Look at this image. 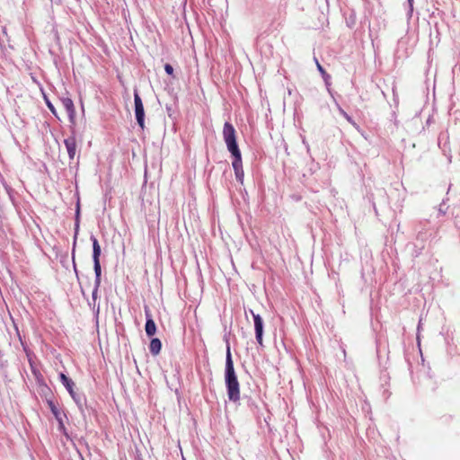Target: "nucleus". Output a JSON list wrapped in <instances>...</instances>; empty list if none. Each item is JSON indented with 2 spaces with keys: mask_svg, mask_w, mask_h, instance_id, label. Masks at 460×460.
Returning a JSON list of instances; mask_svg holds the SVG:
<instances>
[{
  "mask_svg": "<svg viewBox=\"0 0 460 460\" xmlns=\"http://www.w3.org/2000/svg\"><path fill=\"white\" fill-rule=\"evenodd\" d=\"M225 382L229 401L238 402L240 400V385L234 371L229 345L226 347Z\"/></svg>",
  "mask_w": 460,
  "mask_h": 460,
  "instance_id": "1",
  "label": "nucleus"
},
{
  "mask_svg": "<svg viewBox=\"0 0 460 460\" xmlns=\"http://www.w3.org/2000/svg\"><path fill=\"white\" fill-rule=\"evenodd\" d=\"M223 137L227 150L231 153V155L241 153L236 142L235 129L234 126L228 121L225 122L224 124Z\"/></svg>",
  "mask_w": 460,
  "mask_h": 460,
  "instance_id": "2",
  "label": "nucleus"
},
{
  "mask_svg": "<svg viewBox=\"0 0 460 460\" xmlns=\"http://www.w3.org/2000/svg\"><path fill=\"white\" fill-rule=\"evenodd\" d=\"M250 313L253 318L256 341L260 346H263V319L259 314H255L252 309H250Z\"/></svg>",
  "mask_w": 460,
  "mask_h": 460,
  "instance_id": "3",
  "label": "nucleus"
},
{
  "mask_svg": "<svg viewBox=\"0 0 460 460\" xmlns=\"http://www.w3.org/2000/svg\"><path fill=\"white\" fill-rule=\"evenodd\" d=\"M135 116L138 126L145 128V111L142 99L137 91L134 92Z\"/></svg>",
  "mask_w": 460,
  "mask_h": 460,
  "instance_id": "4",
  "label": "nucleus"
},
{
  "mask_svg": "<svg viewBox=\"0 0 460 460\" xmlns=\"http://www.w3.org/2000/svg\"><path fill=\"white\" fill-rule=\"evenodd\" d=\"M232 156L234 158L232 162V166L234 171L235 179L238 182L243 184L244 179V172L243 169L242 155L241 153H238L232 155Z\"/></svg>",
  "mask_w": 460,
  "mask_h": 460,
  "instance_id": "5",
  "label": "nucleus"
},
{
  "mask_svg": "<svg viewBox=\"0 0 460 460\" xmlns=\"http://www.w3.org/2000/svg\"><path fill=\"white\" fill-rule=\"evenodd\" d=\"M60 102H61L64 109L67 112L69 121L72 124H75V109L74 102H73L72 99L69 97H62V98H60Z\"/></svg>",
  "mask_w": 460,
  "mask_h": 460,
  "instance_id": "6",
  "label": "nucleus"
},
{
  "mask_svg": "<svg viewBox=\"0 0 460 460\" xmlns=\"http://www.w3.org/2000/svg\"><path fill=\"white\" fill-rule=\"evenodd\" d=\"M93 270L95 273V279H94V288L93 290V300L95 303V300L97 299L98 296V290L101 286V276H102V267L100 261H93Z\"/></svg>",
  "mask_w": 460,
  "mask_h": 460,
  "instance_id": "7",
  "label": "nucleus"
},
{
  "mask_svg": "<svg viewBox=\"0 0 460 460\" xmlns=\"http://www.w3.org/2000/svg\"><path fill=\"white\" fill-rule=\"evenodd\" d=\"M64 145L66 146L69 159L73 160L76 155V140L74 132L72 136L64 140Z\"/></svg>",
  "mask_w": 460,
  "mask_h": 460,
  "instance_id": "8",
  "label": "nucleus"
},
{
  "mask_svg": "<svg viewBox=\"0 0 460 460\" xmlns=\"http://www.w3.org/2000/svg\"><path fill=\"white\" fill-rule=\"evenodd\" d=\"M146 325H145V331L148 337H152L155 334L156 332V325L155 321L152 318V315L148 310L146 309Z\"/></svg>",
  "mask_w": 460,
  "mask_h": 460,
  "instance_id": "9",
  "label": "nucleus"
},
{
  "mask_svg": "<svg viewBox=\"0 0 460 460\" xmlns=\"http://www.w3.org/2000/svg\"><path fill=\"white\" fill-rule=\"evenodd\" d=\"M90 239L93 243V261H100L102 250H101L99 242H98L97 238L93 234L91 235Z\"/></svg>",
  "mask_w": 460,
  "mask_h": 460,
  "instance_id": "10",
  "label": "nucleus"
},
{
  "mask_svg": "<svg viewBox=\"0 0 460 460\" xmlns=\"http://www.w3.org/2000/svg\"><path fill=\"white\" fill-rule=\"evenodd\" d=\"M75 402L76 403L79 410L83 412L84 406L86 403V399L84 394H76L75 391L73 393H69Z\"/></svg>",
  "mask_w": 460,
  "mask_h": 460,
  "instance_id": "11",
  "label": "nucleus"
},
{
  "mask_svg": "<svg viewBox=\"0 0 460 460\" xmlns=\"http://www.w3.org/2000/svg\"><path fill=\"white\" fill-rule=\"evenodd\" d=\"M162 349V342L158 338H153L149 344V350L153 356H156L160 353Z\"/></svg>",
  "mask_w": 460,
  "mask_h": 460,
  "instance_id": "12",
  "label": "nucleus"
},
{
  "mask_svg": "<svg viewBox=\"0 0 460 460\" xmlns=\"http://www.w3.org/2000/svg\"><path fill=\"white\" fill-rule=\"evenodd\" d=\"M59 378L63 385L66 387L68 393H73L75 383L74 381L69 378L67 376H66L64 373L59 374Z\"/></svg>",
  "mask_w": 460,
  "mask_h": 460,
  "instance_id": "13",
  "label": "nucleus"
},
{
  "mask_svg": "<svg viewBox=\"0 0 460 460\" xmlns=\"http://www.w3.org/2000/svg\"><path fill=\"white\" fill-rule=\"evenodd\" d=\"M314 62L316 64L317 69L320 72L323 79L328 84L329 80L331 79V75L324 70V68L322 66V65L319 63V61L316 58H314Z\"/></svg>",
  "mask_w": 460,
  "mask_h": 460,
  "instance_id": "14",
  "label": "nucleus"
},
{
  "mask_svg": "<svg viewBox=\"0 0 460 460\" xmlns=\"http://www.w3.org/2000/svg\"><path fill=\"white\" fill-rule=\"evenodd\" d=\"M79 214H80V209H79V205H77L76 213H75V226L74 246L75 245V242H76V238H77V234H78V230H79Z\"/></svg>",
  "mask_w": 460,
  "mask_h": 460,
  "instance_id": "15",
  "label": "nucleus"
},
{
  "mask_svg": "<svg viewBox=\"0 0 460 460\" xmlns=\"http://www.w3.org/2000/svg\"><path fill=\"white\" fill-rule=\"evenodd\" d=\"M337 108L341 115H342L347 119L348 122H349L354 127H357V123L339 104L337 105Z\"/></svg>",
  "mask_w": 460,
  "mask_h": 460,
  "instance_id": "16",
  "label": "nucleus"
},
{
  "mask_svg": "<svg viewBox=\"0 0 460 460\" xmlns=\"http://www.w3.org/2000/svg\"><path fill=\"white\" fill-rule=\"evenodd\" d=\"M46 104L49 108V110L51 111V113L58 118V112H57V110L55 109L54 105L48 100L46 99Z\"/></svg>",
  "mask_w": 460,
  "mask_h": 460,
  "instance_id": "17",
  "label": "nucleus"
},
{
  "mask_svg": "<svg viewBox=\"0 0 460 460\" xmlns=\"http://www.w3.org/2000/svg\"><path fill=\"white\" fill-rule=\"evenodd\" d=\"M413 1H414V0H407V2H408V5H409V10H408V16H409V17H411V15H412V12H413Z\"/></svg>",
  "mask_w": 460,
  "mask_h": 460,
  "instance_id": "18",
  "label": "nucleus"
},
{
  "mask_svg": "<svg viewBox=\"0 0 460 460\" xmlns=\"http://www.w3.org/2000/svg\"><path fill=\"white\" fill-rule=\"evenodd\" d=\"M164 70H165V72L168 75H172L173 74V67L170 64H165L164 65Z\"/></svg>",
  "mask_w": 460,
  "mask_h": 460,
  "instance_id": "19",
  "label": "nucleus"
},
{
  "mask_svg": "<svg viewBox=\"0 0 460 460\" xmlns=\"http://www.w3.org/2000/svg\"><path fill=\"white\" fill-rule=\"evenodd\" d=\"M52 411H53L54 415L56 416V418L58 419V420L59 421L60 428H64L62 420L58 417V411L55 408H52Z\"/></svg>",
  "mask_w": 460,
  "mask_h": 460,
  "instance_id": "20",
  "label": "nucleus"
},
{
  "mask_svg": "<svg viewBox=\"0 0 460 460\" xmlns=\"http://www.w3.org/2000/svg\"><path fill=\"white\" fill-rule=\"evenodd\" d=\"M89 305L90 306H93V310L95 309L96 307V314H99V311H100V305H96V302L94 303L93 300L92 299V302H89Z\"/></svg>",
  "mask_w": 460,
  "mask_h": 460,
  "instance_id": "21",
  "label": "nucleus"
},
{
  "mask_svg": "<svg viewBox=\"0 0 460 460\" xmlns=\"http://www.w3.org/2000/svg\"><path fill=\"white\" fill-rule=\"evenodd\" d=\"M73 263H74V270H75V271L77 273V271H76V265H75V260H74V259H73Z\"/></svg>",
  "mask_w": 460,
  "mask_h": 460,
  "instance_id": "22",
  "label": "nucleus"
},
{
  "mask_svg": "<svg viewBox=\"0 0 460 460\" xmlns=\"http://www.w3.org/2000/svg\"><path fill=\"white\" fill-rule=\"evenodd\" d=\"M303 143L306 146L307 149L309 150V145L305 142V139H303Z\"/></svg>",
  "mask_w": 460,
  "mask_h": 460,
  "instance_id": "23",
  "label": "nucleus"
},
{
  "mask_svg": "<svg viewBox=\"0 0 460 460\" xmlns=\"http://www.w3.org/2000/svg\"><path fill=\"white\" fill-rule=\"evenodd\" d=\"M420 322L419 323V325H418V331H420Z\"/></svg>",
  "mask_w": 460,
  "mask_h": 460,
  "instance_id": "24",
  "label": "nucleus"
}]
</instances>
